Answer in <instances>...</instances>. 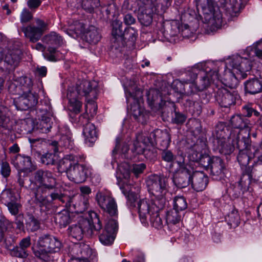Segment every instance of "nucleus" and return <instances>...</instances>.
Masks as SVG:
<instances>
[{"label": "nucleus", "instance_id": "25", "mask_svg": "<svg viewBox=\"0 0 262 262\" xmlns=\"http://www.w3.org/2000/svg\"><path fill=\"white\" fill-rule=\"evenodd\" d=\"M87 116V115H83L80 117L81 121L84 120L86 122L83 126V134L87 141L94 143L97 139V132L95 125L88 121Z\"/></svg>", "mask_w": 262, "mask_h": 262}, {"label": "nucleus", "instance_id": "11", "mask_svg": "<svg viewBox=\"0 0 262 262\" xmlns=\"http://www.w3.org/2000/svg\"><path fill=\"white\" fill-rule=\"evenodd\" d=\"M177 162L179 168L174 175L173 182L178 187L185 188L191 183L193 171L187 167L183 160L180 159Z\"/></svg>", "mask_w": 262, "mask_h": 262}, {"label": "nucleus", "instance_id": "20", "mask_svg": "<svg viewBox=\"0 0 262 262\" xmlns=\"http://www.w3.org/2000/svg\"><path fill=\"white\" fill-rule=\"evenodd\" d=\"M12 164L18 171L31 172L36 169V166L32 165L31 158L20 154H17L12 159Z\"/></svg>", "mask_w": 262, "mask_h": 262}, {"label": "nucleus", "instance_id": "18", "mask_svg": "<svg viewBox=\"0 0 262 262\" xmlns=\"http://www.w3.org/2000/svg\"><path fill=\"white\" fill-rule=\"evenodd\" d=\"M146 96L149 106L155 111L161 110L166 105L163 94L159 90L151 89L147 92Z\"/></svg>", "mask_w": 262, "mask_h": 262}, {"label": "nucleus", "instance_id": "36", "mask_svg": "<svg viewBox=\"0 0 262 262\" xmlns=\"http://www.w3.org/2000/svg\"><path fill=\"white\" fill-rule=\"evenodd\" d=\"M67 97L69 100V110L75 114H78L81 111L82 102L78 100L80 98L75 93H72L68 91Z\"/></svg>", "mask_w": 262, "mask_h": 262}, {"label": "nucleus", "instance_id": "47", "mask_svg": "<svg viewBox=\"0 0 262 262\" xmlns=\"http://www.w3.org/2000/svg\"><path fill=\"white\" fill-rule=\"evenodd\" d=\"M226 221L231 228L236 227L239 223V216L238 211L233 210L225 217Z\"/></svg>", "mask_w": 262, "mask_h": 262}, {"label": "nucleus", "instance_id": "57", "mask_svg": "<svg viewBox=\"0 0 262 262\" xmlns=\"http://www.w3.org/2000/svg\"><path fill=\"white\" fill-rule=\"evenodd\" d=\"M111 196L108 195L104 193L98 191L96 195V200L99 206L102 209L103 206H105V204L107 203L111 199Z\"/></svg>", "mask_w": 262, "mask_h": 262}, {"label": "nucleus", "instance_id": "12", "mask_svg": "<svg viewBox=\"0 0 262 262\" xmlns=\"http://www.w3.org/2000/svg\"><path fill=\"white\" fill-rule=\"evenodd\" d=\"M92 219L90 216L88 218L81 217L77 224L72 225L68 229L69 234L77 240H81L84 232L93 234Z\"/></svg>", "mask_w": 262, "mask_h": 262}, {"label": "nucleus", "instance_id": "2", "mask_svg": "<svg viewBox=\"0 0 262 262\" xmlns=\"http://www.w3.org/2000/svg\"><path fill=\"white\" fill-rule=\"evenodd\" d=\"M57 169L59 172H66L68 178L76 183L84 182L88 177V169L79 164L78 157L73 155H67L61 159Z\"/></svg>", "mask_w": 262, "mask_h": 262}, {"label": "nucleus", "instance_id": "29", "mask_svg": "<svg viewBox=\"0 0 262 262\" xmlns=\"http://www.w3.org/2000/svg\"><path fill=\"white\" fill-rule=\"evenodd\" d=\"M177 92L180 94L190 95L198 91L196 89L195 83L189 82L185 81L184 82L179 81L175 85Z\"/></svg>", "mask_w": 262, "mask_h": 262}, {"label": "nucleus", "instance_id": "43", "mask_svg": "<svg viewBox=\"0 0 262 262\" xmlns=\"http://www.w3.org/2000/svg\"><path fill=\"white\" fill-rule=\"evenodd\" d=\"M50 196L52 201L59 200L62 203H66L67 207H71L73 201V198L68 195H64L61 192L54 191L50 194Z\"/></svg>", "mask_w": 262, "mask_h": 262}, {"label": "nucleus", "instance_id": "27", "mask_svg": "<svg viewBox=\"0 0 262 262\" xmlns=\"http://www.w3.org/2000/svg\"><path fill=\"white\" fill-rule=\"evenodd\" d=\"M125 94L127 103H140L142 100V91L136 86L130 88L128 90L126 91Z\"/></svg>", "mask_w": 262, "mask_h": 262}, {"label": "nucleus", "instance_id": "33", "mask_svg": "<svg viewBox=\"0 0 262 262\" xmlns=\"http://www.w3.org/2000/svg\"><path fill=\"white\" fill-rule=\"evenodd\" d=\"M54 222L60 228H64L72 222L70 213L67 210H63L56 213L54 216Z\"/></svg>", "mask_w": 262, "mask_h": 262}, {"label": "nucleus", "instance_id": "17", "mask_svg": "<svg viewBox=\"0 0 262 262\" xmlns=\"http://www.w3.org/2000/svg\"><path fill=\"white\" fill-rule=\"evenodd\" d=\"M198 76L199 79L195 83L196 89L199 91L207 89L215 80L220 79L218 71L216 70H211L208 72L201 70Z\"/></svg>", "mask_w": 262, "mask_h": 262}, {"label": "nucleus", "instance_id": "24", "mask_svg": "<svg viewBox=\"0 0 262 262\" xmlns=\"http://www.w3.org/2000/svg\"><path fill=\"white\" fill-rule=\"evenodd\" d=\"M112 35V41L114 43L113 46L116 49L124 46V30L122 28V23L116 22L113 24Z\"/></svg>", "mask_w": 262, "mask_h": 262}, {"label": "nucleus", "instance_id": "21", "mask_svg": "<svg viewBox=\"0 0 262 262\" xmlns=\"http://www.w3.org/2000/svg\"><path fill=\"white\" fill-rule=\"evenodd\" d=\"M38 243L40 247L45 248V251L49 253L57 252L59 251L61 244L57 238L48 234L39 237Z\"/></svg>", "mask_w": 262, "mask_h": 262}, {"label": "nucleus", "instance_id": "45", "mask_svg": "<svg viewBox=\"0 0 262 262\" xmlns=\"http://www.w3.org/2000/svg\"><path fill=\"white\" fill-rule=\"evenodd\" d=\"M217 148L220 153L225 155H230L234 149V146L230 143L227 142V140H217L216 142Z\"/></svg>", "mask_w": 262, "mask_h": 262}, {"label": "nucleus", "instance_id": "6", "mask_svg": "<svg viewBox=\"0 0 262 262\" xmlns=\"http://www.w3.org/2000/svg\"><path fill=\"white\" fill-rule=\"evenodd\" d=\"M262 182V156H258L252 167H246L238 182L241 188L246 189L251 183Z\"/></svg>", "mask_w": 262, "mask_h": 262}, {"label": "nucleus", "instance_id": "61", "mask_svg": "<svg viewBox=\"0 0 262 262\" xmlns=\"http://www.w3.org/2000/svg\"><path fill=\"white\" fill-rule=\"evenodd\" d=\"M55 156L52 153L47 152L40 157V160L42 164L46 165H53L55 164Z\"/></svg>", "mask_w": 262, "mask_h": 262}, {"label": "nucleus", "instance_id": "5", "mask_svg": "<svg viewBox=\"0 0 262 262\" xmlns=\"http://www.w3.org/2000/svg\"><path fill=\"white\" fill-rule=\"evenodd\" d=\"M88 214L92 219L93 233L96 232L98 234L99 241L103 245H111L114 241L115 234L118 228L116 221L110 220L104 228H102L99 216L95 212L90 211Z\"/></svg>", "mask_w": 262, "mask_h": 262}, {"label": "nucleus", "instance_id": "14", "mask_svg": "<svg viewBox=\"0 0 262 262\" xmlns=\"http://www.w3.org/2000/svg\"><path fill=\"white\" fill-rule=\"evenodd\" d=\"M215 99L223 107H229L239 100V96L235 91H230L225 88L219 89L215 95Z\"/></svg>", "mask_w": 262, "mask_h": 262}, {"label": "nucleus", "instance_id": "50", "mask_svg": "<svg viewBox=\"0 0 262 262\" xmlns=\"http://www.w3.org/2000/svg\"><path fill=\"white\" fill-rule=\"evenodd\" d=\"M145 3V0H125L122 8L124 9L135 11L138 6V8Z\"/></svg>", "mask_w": 262, "mask_h": 262}, {"label": "nucleus", "instance_id": "55", "mask_svg": "<svg viewBox=\"0 0 262 262\" xmlns=\"http://www.w3.org/2000/svg\"><path fill=\"white\" fill-rule=\"evenodd\" d=\"M181 218L179 211L172 210L167 212L166 220L168 224L175 225L180 222Z\"/></svg>", "mask_w": 262, "mask_h": 262}, {"label": "nucleus", "instance_id": "48", "mask_svg": "<svg viewBox=\"0 0 262 262\" xmlns=\"http://www.w3.org/2000/svg\"><path fill=\"white\" fill-rule=\"evenodd\" d=\"M14 191L11 189H5L2 193L1 201L5 205L13 201H17Z\"/></svg>", "mask_w": 262, "mask_h": 262}, {"label": "nucleus", "instance_id": "44", "mask_svg": "<svg viewBox=\"0 0 262 262\" xmlns=\"http://www.w3.org/2000/svg\"><path fill=\"white\" fill-rule=\"evenodd\" d=\"M158 133L160 134V136L157 138V142L161 144L163 148H167L170 142V135L166 129H158Z\"/></svg>", "mask_w": 262, "mask_h": 262}, {"label": "nucleus", "instance_id": "22", "mask_svg": "<svg viewBox=\"0 0 262 262\" xmlns=\"http://www.w3.org/2000/svg\"><path fill=\"white\" fill-rule=\"evenodd\" d=\"M251 69V62L246 58H242V60L238 70H235L234 74L232 76V81L229 83L231 86L238 85L241 80L245 79L247 77V72H249Z\"/></svg>", "mask_w": 262, "mask_h": 262}, {"label": "nucleus", "instance_id": "31", "mask_svg": "<svg viewBox=\"0 0 262 262\" xmlns=\"http://www.w3.org/2000/svg\"><path fill=\"white\" fill-rule=\"evenodd\" d=\"M71 253L82 258L88 259L92 255V251L89 245L82 244L75 245L72 248Z\"/></svg>", "mask_w": 262, "mask_h": 262}, {"label": "nucleus", "instance_id": "8", "mask_svg": "<svg viewBox=\"0 0 262 262\" xmlns=\"http://www.w3.org/2000/svg\"><path fill=\"white\" fill-rule=\"evenodd\" d=\"M159 9L151 0H145V3L138 9L137 18L142 27H149L156 15L159 14Z\"/></svg>", "mask_w": 262, "mask_h": 262}, {"label": "nucleus", "instance_id": "64", "mask_svg": "<svg viewBox=\"0 0 262 262\" xmlns=\"http://www.w3.org/2000/svg\"><path fill=\"white\" fill-rule=\"evenodd\" d=\"M212 162V158L208 154H203L202 156L197 162L201 166L205 169H208Z\"/></svg>", "mask_w": 262, "mask_h": 262}, {"label": "nucleus", "instance_id": "38", "mask_svg": "<svg viewBox=\"0 0 262 262\" xmlns=\"http://www.w3.org/2000/svg\"><path fill=\"white\" fill-rule=\"evenodd\" d=\"M134 151L137 154H143L145 157L150 161L155 160L157 157V152L155 150L144 149L140 147L139 143L137 142L134 143Z\"/></svg>", "mask_w": 262, "mask_h": 262}, {"label": "nucleus", "instance_id": "37", "mask_svg": "<svg viewBox=\"0 0 262 262\" xmlns=\"http://www.w3.org/2000/svg\"><path fill=\"white\" fill-rule=\"evenodd\" d=\"M249 123V121L246 116L237 115L233 116L230 119V124L235 128H248Z\"/></svg>", "mask_w": 262, "mask_h": 262}, {"label": "nucleus", "instance_id": "52", "mask_svg": "<svg viewBox=\"0 0 262 262\" xmlns=\"http://www.w3.org/2000/svg\"><path fill=\"white\" fill-rule=\"evenodd\" d=\"M138 36V31L134 28L129 27L124 30L123 41L125 44V40H127L134 43Z\"/></svg>", "mask_w": 262, "mask_h": 262}, {"label": "nucleus", "instance_id": "15", "mask_svg": "<svg viewBox=\"0 0 262 262\" xmlns=\"http://www.w3.org/2000/svg\"><path fill=\"white\" fill-rule=\"evenodd\" d=\"M35 21L37 27L29 25L21 28L25 36L33 42H36L40 38L47 27V24L42 19L36 18Z\"/></svg>", "mask_w": 262, "mask_h": 262}, {"label": "nucleus", "instance_id": "63", "mask_svg": "<svg viewBox=\"0 0 262 262\" xmlns=\"http://www.w3.org/2000/svg\"><path fill=\"white\" fill-rule=\"evenodd\" d=\"M6 205L7 206L9 212L12 215H16L19 214L18 212L19 209L21 208V205L20 203L17 202V200L13 201Z\"/></svg>", "mask_w": 262, "mask_h": 262}, {"label": "nucleus", "instance_id": "60", "mask_svg": "<svg viewBox=\"0 0 262 262\" xmlns=\"http://www.w3.org/2000/svg\"><path fill=\"white\" fill-rule=\"evenodd\" d=\"M11 255L13 256L26 259L29 255L26 250L23 249L19 246L14 247L10 251Z\"/></svg>", "mask_w": 262, "mask_h": 262}, {"label": "nucleus", "instance_id": "51", "mask_svg": "<svg viewBox=\"0 0 262 262\" xmlns=\"http://www.w3.org/2000/svg\"><path fill=\"white\" fill-rule=\"evenodd\" d=\"M102 209L108 213L111 216H115L117 214V206L114 198H112L103 206Z\"/></svg>", "mask_w": 262, "mask_h": 262}, {"label": "nucleus", "instance_id": "58", "mask_svg": "<svg viewBox=\"0 0 262 262\" xmlns=\"http://www.w3.org/2000/svg\"><path fill=\"white\" fill-rule=\"evenodd\" d=\"M186 105L189 107V111L192 114L199 115L201 113L202 107L198 102L188 100L186 101Z\"/></svg>", "mask_w": 262, "mask_h": 262}, {"label": "nucleus", "instance_id": "56", "mask_svg": "<svg viewBox=\"0 0 262 262\" xmlns=\"http://www.w3.org/2000/svg\"><path fill=\"white\" fill-rule=\"evenodd\" d=\"M130 112L133 116L138 122L141 121V118L143 117V112L139 106V103H130Z\"/></svg>", "mask_w": 262, "mask_h": 262}, {"label": "nucleus", "instance_id": "7", "mask_svg": "<svg viewBox=\"0 0 262 262\" xmlns=\"http://www.w3.org/2000/svg\"><path fill=\"white\" fill-rule=\"evenodd\" d=\"M33 182L37 186L36 191L43 194L54 190L57 186L56 179L52 173L48 170L39 169L33 173Z\"/></svg>", "mask_w": 262, "mask_h": 262}, {"label": "nucleus", "instance_id": "59", "mask_svg": "<svg viewBox=\"0 0 262 262\" xmlns=\"http://www.w3.org/2000/svg\"><path fill=\"white\" fill-rule=\"evenodd\" d=\"M171 0H156L155 6L159 9L158 13L161 14L166 11L168 8L171 5Z\"/></svg>", "mask_w": 262, "mask_h": 262}, {"label": "nucleus", "instance_id": "41", "mask_svg": "<svg viewBox=\"0 0 262 262\" xmlns=\"http://www.w3.org/2000/svg\"><path fill=\"white\" fill-rule=\"evenodd\" d=\"M229 130L226 125L222 123L218 124L215 128L213 135L216 137V142L217 140H226L228 137Z\"/></svg>", "mask_w": 262, "mask_h": 262}, {"label": "nucleus", "instance_id": "53", "mask_svg": "<svg viewBox=\"0 0 262 262\" xmlns=\"http://www.w3.org/2000/svg\"><path fill=\"white\" fill-rule=\"evenodd\" d=\"M187 207L186 199L182 196H176L173 200V210L181 211L185 210Z\"/></svg>", "mask_w": 262, "mask_h": 262}, {"label": "nucleus", "instance_id": "42", "mask_svg": "<svg viewBox=\"0 0 262 262\" xmlns=\"http://www.w3.org/2000/svg\"><path fill=\"white\" fill-rule=\"evenodd\" d=\"M204 144H196L194 145L189 151L188 157L190 161L194 162H198L199 159L202 156L203 152L202 151V147Z\"/></svg>", "mask_w": 262, "mask_h": 262}, {"label": "nucleus", "instance_id": "54", "mask_svg": "<svg viewBox=\"0 0 262 262\" xmlns=\"http://www.w3.org/2000/svg\"><path fill=\"white\" fill-rule=\"evenodd\" d=\"M69 30L73 31L76 34H83L85 32L84 25L77 20H71L69 22Z\"/></svg>", "mask_w": 262, "mask_h": 262}, {"label": "nucleus", "instance_id": "46", "mask_svg": "<svg viewBox=\"0 0 262 262\" xmlns=\"http://www.w3.org/2000/svg\"><path fill=\"white\" fill-rule=\"evenodd\" d=\"M81 6L90 13L93 12L95 9L102 7L100 0H82Z\"/></svg>", "mask_w": 262, "mask_h": 262}, {"label": "nucleus", "instance_id": "32", "mask_svg": "<svg viewBox=\"0 0 262 262\" xmlns=\"http://www.w3.org/2000/svg\"><path fill=\"white\" fill-rule=\"evenodd\" d=\"M84 38L90 43L96 44L101 38V35L97 28L93 26H90L83 34Z\"/></svg>", "mask_w": 262, "mask_h": 262}, {"label": "nucleus", "instance_id": "62", "mask_svg": "<svg viewBox=\"0 0 262 262\" xmlns=\"http://www.w3.org/2000/svg\"><path fill=\"white\" fill-rule=\"evenodd\" d=\"M45 248L40 247V246L37 249L33 248L34 255L40 259L45 261L48 260V254L50 253L49 251H45Z\"/></svg>", "mask_w": 262, "mask_h": 262}, {"label": "nucleus", "instance_id": "34", "mask_svg": "<svg viewBox=\"0 0 262 262\" xmlns=\"http://www.w3.org/2000/svg\"><path fill=\"white\" fill-rule=\"evenodd\" d=\"M151 205L146 200L143 199L138 202V209L140 219L142 223L146 221L147 216L151 213Z\"/></svg>", "mask_w": 262, "mask_h": 262}, {"label": "nucleus", "instance_id": "35", "mask_svg": "<svg viewBox=\"0 0 262 262\" xmlns=\"http://www.w3.org/2000/svg\"><path fill=\"white\" fill-rule=\"evenodd\" d=\"M161 159L167 163L172 164L175 162L178 164L177 161L180 159L185 161V157L182 155H175L171 150L167 148L161 149Z\"/></svg>", "mask_w": 262, "mask_h": 262}, {"label": "nucleus", "instance_id": "10", "mask_svg": "<svg viewBox=\"0 0 262 262\" xmlns=\"http://www.w3.org/2000/svg\"><path fill=\"white\" fill-rule=\"evenodd\" d=\"M196 7L202 9L205 18L209 23L212 24L221 23L222 14L212 0H196Z\"/></svg>", "mask_w": 262, "mask_h": 262}, {"label": "nucleus", "instance_id": "39", "mask_svg": "<svg viewBox=\"0 0 262 262\" xmlns=\"http://www.w3.org/2000/svg\"><path fill=\"white\" fill-rule=\"evenodd\" d=\"M201 69L199 65L189 68L183 74L184 81L195 83V80L199 76Z\"/></svg>", "mask_w": 262, "mask_h": 262}, {"label": "nucleus", "instance_id": "3", "mask_svg": "<svg viewBox=\"0 0 262 262\" xmlns=\"http://www.w3.org/2000/svg\"><path fill=\"white\" fill-rule=\"evenodd\" d=\"M146 186L149 192L155 196L151 204L164 207L167 203L165 195L168 192V179L163 175L151 174L146 181Z\"/></svg>", "mask_w": 262, "mask_h": 262}, {"label": "nucleus", "instance_id": "4", "mask_svg": "<svg viewBox=\"0 0 262 262\" xmlns=\"http://www.w3.org/2000/svg\"><path fill=\"white\" fill-rule=\"evenodd\" d=\"M239 154L237 157L239 163L243 166H246L250 159L255 157L259 152V149L251 145L249 129L240 130L235 140Z\"/></svg>", "mask_w": 262, "mask_h": 262}, {"label": "nucleus", "instance_id": "49", "mask_svg": "<svg viewBox=\"0 0 262 262\" xmlns=\"http://www.w3.org/2000/svg\"><path fill=\"white\" fill-rule=\"evenodd\" d=\"M10 114L8 107L0 105V126L4 127L7 126L10 122Z\"/></svg>", "mask_w": 262, "mask_h": 262}, {"label": "nucleus", "instance_id": "23", "mask_svg": "<svg viewBox=\"0 0 262 262\" xmlns=\"http://www.w3.org/2000/svg\"><path fill=\"white\" fill-rule=\"evenodd\" d=\"M208 183V177L204 172L199 171L192 172L191 184L192 188L196 191L203 190Z\"/></svg>", "mask_w": 262, "mask_h": 262}, {"label": "nucleus", "instance_id": "13", "mask_svg": "<svg viewBox=\"0 0 262 262\" xmlns=\"http://www.w3.org/2000/svg\"><path fill=\"white\" fill-rule=\"evenodd\" d=\"M43 41L49 46L43 54L45 58L51 61H57L58 51L55 47L51 46H60L62 43L61 37L56 32H52L43 37Z\"/></svg>", "mask_w": 262, "mask_h": 262}, {"label": "nucleus", "instance_id": "30", "mask_svg": "<svg viewBox=\"0 0 262 262\" xmlns=\"http://www.w3.org/2000/svg\"><path fill=\"white\" fill-rule=\"evenodd\" d=\"M159 206L155 205V204H151V211L149 216H150V221L152 225L156 228H161L162 227V221L160 216V211L164 207L160 208Z\"/></svg>", "mask_w": 262, "mask_h": 262}, {"label": "nucleus", "instance_id": "19", "mask_svg": "<svg viewBox=\"0 0 262 262\" xmlns=\"http://www.w3.org/2000/svg\"><path fill=\"white\" fill-rule=\"evenodd\" d=\"M50 109L49 106L43 108L37 106V115L39 120L38 128L43 133H47L50 131L52 128V122L51 121V113L48 110Z\"/></svg>", "mask_w": 262, "mask_h": 262}, {"label": "nucleus", "instance_id": "9", "mask_svg": "<svg viewBox=\"0 0 262 262\" xmlns=\"http://www.w3.org/2000/svg\"><path fill=\"white\" fill-rule=\"evenodd\" d=\"M97 84L95 81L83 80L77 83L75 87H70L69 91L79 97L84 96L88 101H93L97 96Z\"/></svg>", "mask_w": 262, "mask_h": 262}, {"label": "nucleus", "instance_id": "1", "mask_svg": "<svg viewBox=\"0 0 262 262\" xmlns=\"http://www.w3.org/2000/svg\"><path fill=\"white\" fill-rule=\"evenodd\" d=\"M33 86L32 79L26 75L17 78L14 82L9 84V92L13 95L18 96L15 101L18 110H27L37 104L38 95L32 92Z\"/></svg>", "mask_w": 262, "mask_h": 262}, {"label": "nucleus", "instance_id": "26", "mask_svg": "<svg viewBox=\"0 0 262 262\" xmlns=\"http://www.w3.org/2000/svg\"><path fill=\"white\" fill-rule=\"evenodd\" d=\"M209 169L214 176H218L222 178L224 176L225 166L223 160L219 157L212 158V162Z\"/></svg>", "mask_w": 262, "mask_h": 262}, {"label": "nucleus", "instance_id": "16", "mask_svg": "<svg viewBox=\"0 0 262 262\" xmlns=\"http://www.w3.org/2000/svg\"><path fill=\"white\" fill-rule=\"evenodd\" d=\"M5 67L8 73L13 72L21 60L22 52L18 49L3 50Z\"/></svg>", "mask_w": 262, "mask_h": 262}, {"label": "nucleus", "instance_id": "40", "mask_svg": "<svg viewBox=\"0 0 262 262\" xmlns=\"http://www.w3.org/2000/svg\"><path fill=\"white\" fill-rule=\"evenodd\" d=\"M26 228L28 231L34 232L40 228L39 221L31 214H28L25 220Z\"/></svg>", "mask_w": 262, "mask_h": 262}, {"label": "nucleus", "instance_id": "28", "mask_svg": "<svg viewBox=\"0 0 262 262\" xmlns=\"http://www.w3.org/2000/svg\"><path fill=\"white\" fill-rule=\"evenodd\" d=\"M246 93L255 95L262 92V82L257 78H254L246 81L245 83Z\"/></svg>", "mask_w": 262, "mask_h": 262}]
</instances>
